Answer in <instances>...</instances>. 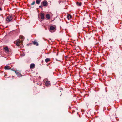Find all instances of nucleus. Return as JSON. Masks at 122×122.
<instances>
[{"label": "nucleus", "mask_w": 122, "mask_h": 122, "mask_svg": "<svg viewBox=\"0 0 122 122\" xmlns=\"http://www.w3.org/2000/svg\"><path fill=\"white\" fill-rule=\"evenodd\" d=\"M12 16H9L7 17L6 20L8 22H9L12 20Z\"/></svg>", "instance_id": "1"}, {"label": "nucleus", "mask_w": 122, "mask_h": 122, "mask_svg": "<svg viewBox=\"0 0 122 122\" xmlns=\"http://www.w3.org/2000/svg\"><path fill=\"white\" fill-rule=\"evenodd\" d=\"M41 4L45 7H46L48 5V3L46 0H45L41 2Z\"/></svg>", "instance_id": "2"}, {"label": "nucleus", "mask_w": 122, "mask_h": 122, "mask_svg": "<svg viewBox=\"0 0 122 122\" xmlns=\"http://www.w3.org/2000/svg\"><path fill=\"white\" fill-rule=\"evenodd\" d=\"M3 49L5 50V51L6 53H8L9 52V51L7 47H4Z\"/></svg>", "instance_id": "3"}, {"label": "nucleus", "mask_w": 122, "mask_h": 122, "mask_svg": "<svg viewBox=\"0 0 122 122\" xmlns=\"http://www.w3.org/2000/svg\"><path fill=\"white\" fill-rule=\"evenodd\" d=\"M32 42L34 45H36L37 46L38 45V43L37 42L35 41H33Z\"/></svg>", "instance_id": "4"}, {"label": "nucleus", "mask_w": 122, "mask_h": 122, "mask_svg": "<svg viewBox=\"0 0 122 122\" xmlns=\"http://www.w3.org/2000/svg\"><path fill=\"white\" fill-rule=\"evenodd\" d=\"M41 16L42 19H44V14L41 13Z\"/></svg>", "instance_id": "5"}, {"label": "nucleus", "mask_w": 122, "mask_h": 122, "mask_svg": "<svg viewBox=\"0 0 122 122\" xmlns=\"http://www.w3.org/2000/svg\"><path fill=\"white\" fill-rule=\"evenodd\" d=\"M35 66V65L34 64H31L30 66V68H33Z\"/></svg>", "instance_id": "6"}, {"label": "nucleus", "mask_w": 122, "mask_h": 122, "mask_svg": "<svg viewBox=\"0 0 122 122\" xmlns=\"http://www.w3.org/2000/svg\"><path fill=\"white\" fill-rule=\"evenodd\" d=\"M45 84H46V85L47 86H48L50 84V82H49V81H46V82Z\"/></svg>", "instance_id": "7"}, {"label": "nucleus", "mask_w": 122, "mask_h": 122, "mask_svg": "<svg viewBox=\"0 0 122 122\" xmlns=\"http://www.w3.org/2000/svg\"><path fill=\"white\" fill-rule=\"evenodd\" d=\"M20 43V41H19L18 40V41H17L16 42V44L17 46H18Z\"/></svg>", "instance_id": "8"}, {"label": "nucleus", "mask_w": 122, "mask_h": 122, "mask_svg": "<svg viewBox=\"0 0 122 122\" xmlns=\"http://www.w3.org/2000/svg\"><path fill=\"white\" fill-rule=\"evenodd\" d=\"M72 17L70 15H68L67 16V18L68 20H69Z\"/></svg>", "instance_id": "9"}, {"label": "nucleus", "mask_w": 122, "mask_h": 122, "mask_svg": "<svg viewBox=\"0 0 122 122\" xmlns=\"http://www.w3.org/2000/svg\"><path fill=\"white\" fill-rule=\"evenodd\" d=\"M55 27L52 26H51L50 27V29L51 30H53L55 29Z\"/></svg>", "instance_id": "10"}, {"label": "nucleus", "mask_w": 122, "mask_h": 122, "mask_svg": "<svg viewBox=\"0 0 122 122\" xmlns=\"http://www.w3.org/2000/svg\"><path fill=\"white\" fill-rule=\"evenodd\" d=\"M41 0H36V4H39Z\"/></svg>", "instance_id": "11"}, {"label": "nucleus", "mask_w": 122, "mask_h": 122, "mask_svg": "<svg viewBox=\"0 0 122 122\" xmlns=\"http://www.w3.org/2000/svg\"><path fill=\"white\" fill-rule=\"evenodd\" d=\"M82 4V3L81 2H78L77 3V5L78 6H81Z\"/></svg>", "instance_id": "12"}, {"label": "nucleus", "mask_w": 122, "mask_h": 122, "mask_svg": "<svg viewBox=\"0 0 122 122\" xmlns=\"http://www.w3.org/2000/svg\"><path fill=\"white\" fill-rule=\"evenodd\" d=\"M5 70H9L10 69L9 68V66H6L5 67Z\"/></svg>", "instance_id": "13"}, {"label": "nucleus", "mask_w": 122, "mask_h": 122, "mask_svg": "<svg viewBox=\"0 0 122 122\" xmlns=\"http://www.w3.org/2000/svg\"><path fill=\"white\" fill-rule=\"evenodd\" d=\"M50 60V58H47L45 59V61L47 63Z\"/></svg>", "instance_id": "14"}, {"label": "nucleus", "mask_w": 122, "mask_h": 122, "mask_svg": "<svg viewBox=\"0 0 122 122\" xmlns=\"http://www.w3.org/2000/svg\"><path fill=\"white\" fill-rule=\"evenodd\" d=\"M46 17L48 19H49L50 18L49 15L48 14L46 15Z\"/></svg>", "instance_id": "15"}, {"label": "nucleus", "mask_w": 122, "mask_h": 122, "mask_svg": "<svg viewBox=\"0 0 122 122\" xmlns=\"http://www.w3.org/2000/svg\"><path fill=\"white\" fill-rule=\"evenodd\" d=\"M15 73L17 76H19V75H21V74L20 73L16 71H15Z\"/></svg>", "instance_id": "16"}, {"label": "nucleus", "mask_w": 122, "mask_h": 122, "mask_svg": "<svg viewBox=\"0 0 122 122\" xmlns=\"http://www.w3.org/2000/svg\"><path fill=\"white\" fill-rule=\"evenodd\" d=\"M35 1H33L31 4V5H34L35 3Z\"/></svg>", "instance_id": "17"}, {"label": "nucleus", "mask_w": 122, "mask_h": 122, "mask_svg": "<svg viewBox=\"0 0 122 122\" xmlns=\"http://www.w3.org/2000/svg\"><path fill=\"white\" fill-rule=\"evenodd\" d=\"M11 70H12L14 71L15 72V71H16L15 70H14V68H12L11 69Z\"/></svg>", "instance_id": "18"}, {"label": "nucleus", "mask_w": 122, "mask_h": 122, "mask_svg": "<svg viewBox=\"0 0 122 122\" xmlns=\"http://www.w3.org/2000/svg\"><path fill=\"white\" fill-rule=\"evenodd\" d=\"M25 54H22V56H25Z\"/></svg>", "instance_id": "19"}, {"label": "nucleus", "mask_w": 122, "mask_h": 122, "mask_svg": "<svg viewBox=\"0 0 122 122\" xmlns=\"http://www.w3.org/2000/svg\"><path fill=\"white\" fill-rule=\"evenodd\" d=\"M2 9L1 8H0V11H2Z\"/></svg>", "instance_id": "20"}, {"label": "nucleus", "mask_w": 122, "mask_h": 122, "mask_svg": "<svg viewBox=\"0 0 122 122\" xmlns=\"http://www.w3.org/2000/svg\"><path fill=\"white\" fill-rule=\"evenodd\" d=\"M39 7L40 8L42 7V6H39Z\"/></svg>", "instance_id": "21"}, {"label": "nucleus", "mask_w": 122, "mask_h": 122, "mask_svg": "<svg viewBox=\"0 0 122 122\" xmlns=\"http://www.w3.org/2000/svg\"><path fill=\"white\" fill-rule=\"evenodd\" d=\"M6 76V75H5V76Z\"/></svg>", "instance_id": "22"}]
</instances>
